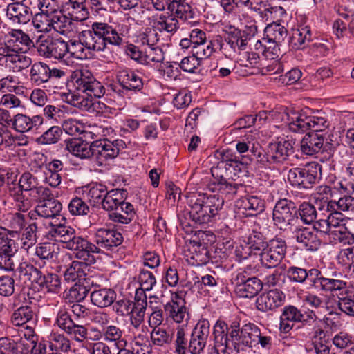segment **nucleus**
Here are the masks:
<instances>
[{
    "label": "nucleus",
    "instance_id": "38",
    "mask_svg": "<svg viewBox=\"0 0 354 354\" xmlns=\"http://www.w3.org/2000/svg\"><path fill=\"white\" fill-rule=\"evenodd\" d=\"M73 20L82 21L89 16L86 0H62Z\"/></svg>",
    "mask_w": 354,
    "mask_h": 354
},
{
    "label": "nucleus",
    "instance_id": "51",
    "mask_svg": "<svg viewBox=\"0 0 354 354\" xmlns=\"http://www.w3.org/2000/svg\"><path fill=\"white\" fill-rule=\"evenodd\" d=\"M259 328L254 324L248 323L242 326V345L243 347L252 348L253 343L257 337Z\"/></svg>",
    "mask_w": 354,
    "mask_h": 354
},
{
    "label": "nucleus",
    "instance_id": "40",
    "mask_svg": "<svg viewBox=\"0 0 354 354\" xmlns=\"http://www.w3.org/2000/svg\"><path fill=\"white\" fill-rule=\"evenodd\" d=\"M93 142L90 144L80 140H71L67 143L68 150L74 156L80 158H88L94 156Z\"/></svg>",
    "mask_w": 354,
    "mask_h": 354
},
{
    "label": "nucleus",
    "instance_id": "39",
    "mask_svg": "<svg viewBox=\"0 0 354 354\" xmlns=\"http://www.w3.org/2000/svg\"><path fill=\"white\" fill-rule=\"evenodd\" d=\"M50 67L44 62H36L31 64L30 80L35 86H41L49 81Z\"/></svg>",
    "mask_w": 354,
    "mask_h": 354
},
{
    "label": "nucleus",
    "instance_id": "58",
    "mask_svg": "<svg viewBox=\"0 0 354 354\" xmlns=\"http://www.w3.org/2000/svg\"><path fill=\"white\" fill-rule=\"evenodd\" d=\"M216 186L219 193L228 199L232 198L237 194L239 189L243 187L241 184L235 183L234 180L223 181L216 185Z\"/></svg>",
    "mask_w": 354,
    "mask_h": 354
},
{
    "label": "nucleus",
    "instance_id": "33",
    "mask_svg": "<svg viewBox=\"0 0 354 354\" xmlns=\"http://www.w3.org/2000/svg\"><path fill=\"white\" fill-rule=\"evenodd\" d=\"M109 220L122 224L130 223L136 217V211L131 203L124 202L108 215Z\"/></svg>",
    "mask_w": 354,
    "mask_h": 354
},
{
    "label": "nucleus",
    "instance_id": "44",
    "mask_svg": "<svg viewBox=\"0 0 354 354\" xmlns=\"http://www.w3.org/2000/svg\"><path fill=\"white\" fill-rule=\"evenodd\" d=\"M39 214L45 218H56L60 215L62 209V203L57 200L40 201L38 204Z\"/></svg>",
    "mask_w": 354,
    "mask_h": 354
},
{
    "label": "nucleus",
    "instance_id": "5",
    "mask_svg": "<svg viewBox=\"0 0 354 354\" xmlns=\"http://www.w3.org/2000/svg\"><path fill=\"white\" fill-rule=\"evenodd\" d=\"M322 166L311 162L302 167H295L289 170L288 180L293 187L299 189H309L316 183Z\"/></svg>",
    "mask_w": 354,
    "mask_h": 354
},
{
    "label": "nucleus",
    "instance_id": "27",
    "mask_svg": "<svg viewBox=\"0 0 354 354\" xmlns=\"http://www.w3.org/2000/svg\"><path fill=\"white\" fill-rule=\"evenodd\" d=\"M49 234L56 241H59L65 244V248L70 249L73 243L75 242L79 236L76 234L75 230L71 226L56 224L53 225Z\"/></svg>",
    "mask_w": 354,
    "mask_h": 354
},
{
    "label": "nucleus",
    "instance_id": "55",
    "mask_svg": "<svg viewBox=\"0 0 354 354\" xmlns=\"http://www.w3.org/2000/svg\"><path fill=\"white\" fill-rule=\"evenodd\" d=\"M143 64H149L151 62L162 63L165 59L164 52L158 46L144 48Z\"/></svg>",
    "mask_w": 354,
    "mask_h": 354
},
{
    "label": "nucleus",
    "instance_id": "28",
    "mask_svg": "<svg viewBox=\"0 0 354 354\" xmlns=\"http://www.w3.org/2000/svg\"><path fill=\"white\" fill-rule=\"evenodd\" d=\"M343 278H346V276L337 270L326 272V279L322 291L330 292L346 291L348 287V283Z\"/></svg>",
    "mask_w": 354,
    "mask_h": 354
},
{
    "label": "nucleus",
    "instance_id": "56",
    "mask_svg": "<svg viewBox=\"0 0 354 354\" xmlns=\"http://www.w3.org/2000/svg\"><path fill=\"white\" fill-rule=\"evenodd\" d=\"M230 331L228 342L231 341L235 350L239 351L242 345V327L240 328V323L237 320H234L230 325Z\"/></svg>",
    "mask_w": 354,
    "mask_h": 354
},
{
    "label": "nucleus",
    "instance_id": "31",
    "mask_svg": "<svg viewBox=\"0 0 354 354\" xmlns=\"http://www.w3.org/2000/svg\"><path fill=\"white\" fill-rule=\"evenodd\" d=\"M188 252L189 263L193 266H200L209 262V252L205 244L194 241L191 243Z\"/></svg>",
    "mask_w": 354,
    "mask_h": 354
},
{
    "label": "nucleus",
    "instance_id": "48",
    "mask_svg": "<svg viewBox=\"0 0 354 354\" xmlns=\"http://www.w3.org/2000/svg\"><path fill=\"white\" fill-rule=\"evenodd\" d=\"M265 33V38L281 44L287 37L288 31L283 26L279 24H273L266 28Z\"/></svg>",
    "mask_w": 354,
    "mask_h": 354
},
{
    "label": "nucleus",
    "instance_id": "43",
    "mask_svg": "<svg viewBox=\"0 0 354 354\" xmlns=\"http://www.w3.org/2000/svg\"><path fill=\"white\" fill-rule=\"evenodd\" d=\"M240 206L245 210L248 211L249 216H256L264 211L265 202L257 196H247L240 201Z\"/></svg>",
    "mask_w": 354,
    "mask_h": 354
},
{
    "label": "nucleus",
    "instance_id": "12",
    "mask_svg": "<svg viewBox=\"0 0 354 354\" xmlns=\"http://www.w3.org/2000/svg\"><path fill=\"white\" fill-rule=\"evenodd\" d=\"M55 324L77 342H82L87 337L86 327L75 324L66 309H60L58 311Z\"/></svg>",
    "mask_w": 354,
    "mask_h": 354
},
{
    "label": "nucleus",
    "instance_id": "14",
    "mask_svg": "<svg viewBox=\"0 0 354 354\" xmlns=\"http://www.w3.org/2000/svg\"><path fill=\"white\" fill-rule=\"evenodd\" d=\"M75 251V257L84 261L83 264L92 265L95 263L93 254H99L101 249L95 244L89 242L87 239L79 236L73 243L69 249Z\"/></svg>",
    "mask_w": 354,
    "mask_h": 354
},
{
    "label": "nucleus",
    "instance_id": "9",
    "mask_svg": "<svg viewBox=\"0 0 354 354\" xmlns=\"http://www.w3.org/2000/svg\"><path fill=\"white\" fill-rule=\"evenodd\" d=\"M286 243L280 238L270 240L260 254L261 264L268 268H273L281 263L286 253Z\"/></svg>",
    "mask_w": 354,
    "mask_h": 354
},
{
    "label": "nucleus",
    "instance_id": "45",
    "mask_svg": "<svg viewBox=\"0 0 354 354\" xmlns=\"http://www.w3.org/2000/svg\"><path fill=\"white\" fill-rule=\"evenodd\" d=\"M48 338L51 351L64 353L71 351V342L64 334L52 330Z\"/></svg>",
    "mask_w": 354,
    "mask_h": 354
},
{
    "label": "nucleus",
    "instance_id": "46",
    "mask_svg": "<svg viewBox=\"0 0 354 354\" xmlns=\"http://www.w3.org/2000/svg\"><path fill=\"white\" fill-rule=\"evenodd\" d=\"M16 272L19 278L24 279L25 281L28 280L32 283H37L41 272L40 270L27 261L21 262L17 268Z\"/></svg>",
    "mask_w": 354,
    "mask_h": 354
},
{
    "label": "nucleus",
    "instance_id": "10",
    "mask_svg": "<svg viewBox=\"0 0 354 354\" xmlns=\"http://www.w3.org/2000/svg\"><path fill=\"white\" fill-rule=\"evenodd\" d=\"M94 156L102 165L104 162L116 158L120 151L127 147L124 140L120 139L110 141L106 138L98 139L93 142Z\"/></svg>",
    "mask_w": 354,
    "mask_h": 354
},
{
    "label": "nucleus",
    "instance_id": "13",
    "mask_svg": "<svg viewBox=\"0 0 354 354\" xmlns=\"http://www.w3.org/2000/svg\"><path fill=\"white\" fill-rule=\"evenodd\" d=\"M67 42L62 38L48 37L41 41L37 51L46 58L61 59L66 55Z\"/></svg>",
    "mask_w": 354,
    "mask_h": 354
},
{
    "label": "nucleus",
    "instance_id": "25",
    "mask_svg": "<svg viewBox=\"0 0 354 354\" xmlns=\"http://www.w3.org/2000/svg\"><path fill=\"white\" fill-rule=\"evenodd\" d=\"M325 139L324 133L309 132L301 141V150L306 155L317 153L322 150Z\"/></svg>",
    "mask_w": 354,
    "mask_h": 354
},
{
    "label": "nucleus",
    "instance_id": "63",
    "mask_svg": "<svg viewBox=\"0 0 354 354\" xmlns=\"http://www.w3.org/2000/svg\"><path fill=\"white\" fill-rule=\"evenodd\" d=\"M298 212L300 219L306 224H311L317 218L314 205L310 203H301Z\"/></svg>",
    "mask_w": 354,
    "mask_h": 354
},
{
    "label": "nucleus",
    "instance_id": "53",
    "mask_svg": "<svg viewBox=\"0 0 354 354\" xmlns=\"http://www.w3.org/2000/svg\"><path fill=\"white\" fill-rule=\"evenodd\" d=\"M59 248L50 243H44L37 245L35 248V254L41 259H54L57 258Z\"/></svg>",
    "mask_w": 354,
    "mask_h": 354
},
{
    "label": "nucleus",
    "instance_id": "64",
    "mask_svg": "<svg viewBox=\"0 0 354 354\" xmlns=\"http://www.w3.org/2000/svg\"><path fill=\"white\" fill-rule=\"evenodd\" d=\"M138 282L140 288L138 290H142L145 292L153 289L156 284V279L151 272L141 269L138 275Z\"/></svg>",
    "mask_w": 354,
    "mask_h": 354
},
{
    "label": "nucleus",
    "instance_id": "62",
    "mask_svg": "<svg viewBox=\"0 0 354 354\" xmlns=\"http://www.w3.org/2000/svg\"><path fill=\"white\" fill-rule=\"evenodd\" d=\"M260 44L263 46V55L267 59H274L277 58L280 53L279 46L281 44L277 42L270 41L266 38H263Z\"/></svg>",
    "mask_w": 354,
    "mask_h": 354
},
{
    "label": "nucleus",
    "instance_id": "16",
    "mask_svg": "<svg viewBox=\"0 0 354 354\" xmlns=\"http://www.w3.org/2000/svg\"><path fill=\"white\" fill-rule=\"evenodd\" d=\"M285 298V294L282 291L278 289L270 290L257 298L256 306L262 312L273 310L283 304Z\"/></svg>",
    "mask_w": 354,
    "mask_h": 354
},
{
    "label": "nucleus",
    "instance_id": "36",
    "mask_svg": "<svg viewBox=\"0 0 354 354\" xmlns=\"http://www.w3.org/2000/svg\"><path fill=\"white\" fill-rule=\"evenodd\" d=\"M92 331L95 333L93 339L99 340L101 338L108 342L120 343L122 342V337L123 335L122 330L115 325H108L100 331L97 328H94ZM122 342H127L122 339Z\"/></svg>",
    "mask_w": 354,
    "mask_h": 354
},
{
    "label": "nucleus",
    "instance_id": "61",
    "mask_svg": "<svg viewBox=\"0 0 354 354\" xmlns=\"http://www.w3.org/2000/svg\"><path fill=\"white\" fill-rule=\"evenodd\" d=\"M308 270L305 268L292 266L288 267L286 274L290 281L296 283H304L308 279Z\"/></svg>",
    "mask_w": 354,
    "mask_h": 354
},
{
    "label": "nucleus",
    "instance_id": "47",
    "mask_svg": "<svg viewBox=\"0 0 354 354\" xmlns=\"http://www.w3.org/2000/svg\"><path fill=\"white\" fill-rule=\"evenodd\" d=\"M89 291L88 279L83 277V279H80L70 288L68 295L70 299L75 300L76 302H80L86 298Z\"/></svg>",
    "mask_w": 354,
    "mask_h": 354
},
{
    "label": "nucleus",
    "instance_id": "60",
    "mask_svg": "<svg viewBox=\"0 0 354 354\" xmlns=\"http://www.w3.org/2000/svg\"><path fill=\"white\" fill-rule=\"evenodd\" d=\"M159 41V35L156 29L148 28L138 37V41L142 48L153 47L157 46Z\"/></svg>",
    "mask_w": 354,
    "mask_h": 354
},
{
    "label": "nucleus",
    "instance_id": "49",
    "mask_svg": "<svg viewBox=\"0 0 354 354\" xmlns=\"http://www.w3.org/2000/svg\"><path fill=\"white\" fill-rule=\"evenodd\" d=\"M77 38L78 40H70L67 42L66 54L69 53L76 59H85L88 57L87 50L82 41L80 34H78Z\"/></svg>",
    "mask_w": 354,
    "mask_h": 354
},
{
    "label": "nucleus",
    "instance_id": "32",
    "mask_svg": "<svg viewBox=\"0 0 354 354\" xmlns=\"http://www.w3.org/2000/svg\"><path fill=\"white\" fill-rule=\"evenodd\" d=\"M90 298L94 306L104 308L113 304L116 293L111 288H96L91 292Z\"/></svg>",
    "mask_w": 354,
    "mask_h": 354
},
{
    "label": "nucleus",
    "instance_id": "22",
    "mask_svg": "<svg viewBox=\"0 0 354 354\" xmlns=\"http://www.w3.org/2000/svg\"><path fill=\"white\" fill-rule=\"evenodd\" d=\"M44 118L40 115H35L30 117L25 114L18 113L12 119L11 124L12 128L20 133H25L37 129L44 123Z\"/></svg>",
    "mask_w": 354,
    "mask_h": 354
},
{
    "label": "nucleus",
    "instance_id": "29",
    "mask_svg": "<svg viewBox=\"0 0 354 354\" xmlns=\"http://www.w3.org/2000/svg\"><path fill=\"white\" fill-rule=\"evenodd\" d=\"M127 197V192L123 189H113L108 191L104 201H102V208L111 214L122 205Z\"/></svg>",
    "mask_w": 354,
    "mask_h": 354
},
{
    "label": "nucleus",
    "instance_id": "24",
    "mask_svg": "<svg viewBox=\"0 0 354 354\" xmlns=\"http://www.w3.org/2000/svg\"><path fill=\"white\" fill-rule=\"evenodd\" d=\"M281 319L292 322H300L303 326H311L316 321V315L313 311L301 313L295 306H288L283 308Z\"/></svg>",
    "mask_w": 354,
    "mask_h": 354
},
{
    "label": "nucleus",
    "instance_id": "1",
    "mask_svg": "<svg viewBox=\"0 0 354 354\" xmlns=\"http://www.w3.org/2000/svg\"><path fill=\"white\" fill-rule=\"evenodd\" d=\"M79 34L88 50L102 52L108 44L120 46L123 43V34L104 22H94L89 29L82 30Z\"/></svg>",
    "mask_w": 354,
    "mask_h": 354
},
{
    "label": "nucleus",
    "instance_id": "21",
    "mask_svg": "<svg viewBox=\"0 0 354 354\" xmlns=\"http://www.w3.org/2000/svg\"><path fill=\"white\" fill-rule=\"evenodd\" d=\"M177 18L172 13L171 15L157 14L149 18V24L153 28L160 32L174 34L179 28V23Z\"/></svg>",
    "mask_w": 354,
    "mask_h": 354
},
{
    "label": "nucleus",
    "instance_id": "19",
    "mask_svg": "<svg viewBox=\"0 0 354 354\" xmlns=\"http://www.w3.org/2000/svg\"><path fill=\"white\" fill-rule=\"evenodd\" d=\"M240 165L241 163L236 160H228L221 161L213 167L211 173L214 178V184L216 185L223 181L234 180L236 173H233V171H235L236 167H239L238 170L240 171Z\"/></svg>",
    "mask_w": 354,
    "mask_h": 354
},
{
    "label": "nucleus",
    "instance_id": "26",
    "mask_svg": "<svg viewBox=\"0 0 354 354\" xmlns=\"http://www.w3.org/2000/svg\"><path fill=\"white\" fill-rule=\"evenodd\" d=\"M230 326L224 321L217 320L214 326V349L217 354H225L228 349Z\"/></svg>",
    "mask_w": 354,
    "mask_h": 354
},
{
    "label": "nucleus",
    "instance_id": "18",
    "mask_svg": "<svg viewBox=\"0 0 354 354\" xmlns=\"http://www.w3.org/2000/svg\"><path fill=\"white\" fill-rule=\"evenodd\" d=\"M294 142L290 140H281L268 145V156L273 163H282L294 153Z\"/></svg>",
    "mask_w": 354,
    "mask_h": 354
},
{
    "label": "nucleus",
    "instance_id": "42",
    "mask_svg": "<svg viewBox=\"0 0 354 354\" xmlns=\"http://www.w3.org/2000/svg\"><path fill=\"white\" fill-rule=\"evenodd\" d=\"M32 62V59L25 55L21 50L10 57V60L7 61L5 65L13 73H21L29 68Z\"/></svg>",
    "mask_w": 354,
    "mask_h": 354
},
{
    "label": "nucleus",
    "instance_id": "17",
    "mask_svg": "<svg viewBox=\"0 0 354 354\" xmlns=\"http://www.w3.org/2000/svg\"><path fill=\"white\" fill-rule=\"evenodd\" d=\"M94 242L100 248L110 250L123 242V236L114 229L100 228L94 234Z\"/></svg>",
    "mask_w": 354,
    "mask_h": 354
},
{
    "label": "nucleus",
    "instance_id": "6",
    "mask_svg": "<svg viewBox=\"0 0 354 354\" xmlns=\"http://www.w3.org/2000/svg\"><path fill=\"white\" fill-rule=\"evenodd\" d=\"M11 323L14 326L19 327V332L27 340L31 341L32 344L35 343L33 338L37 317L32 306H23L16 309L12 314Z\"/></svg>",
    "mask_w": 354,
    "mask_h": 354
},
{
    "label": "nucleus",
    "instance_id": "41",
    "mask_svg": "<svg viewBox=\"0 0 354 354\" xmlns=\"http://www.w3.org/2000/svg\"><path fill=\"white\" fill-rule=\"evenodd\" d=\"M36 284H37L41 290L48 292L58 293L61 290V280L56 274L47 273L46 274L41 272Z\"/></svg>",
    "mask_w": 354,
    "mask_h": 354
},
{
    "label": "nucleus",
    "instance_id": "4",
    "mask_svg": "<svg viewBox=\"0 0 354 354\" xmlns=\"http://www.w3.org/2000/svg\"><path fill=\"white\" fill-rule=\"evenodd\" d=\"M274 225L280 230L289 232L299 224L295 203L286 198L278 201L273 209Z\"/></svg>",
    "mask_w": 354,
    "mask_h": 354
},
{
    "label": "nucleus",
    "instance_id": "34",
    "mask_svg": "<svg viewBox=\"0 0 354 354\" xmlns=\"http://www.w3.org/2000/svg\"><path fill=\"white\" fill-rule=\"evenodd\" d=\"M312 39L311 29L309 26H301L292 31L289 38V46L292 49H301Z\"/></svg>",
    "mask_w": 354,
    "mask_h": 354
},
{
    "label": "nucleus",
    "instance_id": "37",
    "mask_svg": "<svg viewBox=\"0 0 354 354\" xmlns=\"http://www.w3.org/2000/svg\"><path fill=\"white\" fill-rule=\"evenodd\" d=\"M150 342L151 346L167 348L173 342V333L163 327L152 328L150 333Z\"/></svg>",
    "mask_w": 354,
    "mask_h": 354
},
{
    "label": "nucleus",
    "instance_id": "8",
    "mask_svg": "<svg viewBox=\"0 0 354 354\" xmlns=\"http://www.w3.org/2000/svg\"><path fill=\"white\" fill-rule=\"evenodd\" d=\"M74 86L80 92L89 97L100 98L105 93V88L88 70L77 71L74 77Z\"/></svg>",
    "mask_w": 354,
    "mask_h": 354
},
{
    "label": "nucleus",
    "instance_id": "35",
    "mask_svg": "<svg viewBox=\"0 0 354 354\" xmlns=\"http://www.w3.org/2000/svg\"><path fill=\"white\" fill-rule=\"evenodd\" d=\"M73 19L72 17H68L61 10H59L50 17L49 20L51 21L52 30L61 35H67L74 27Z\"/></svg>",
    "mask_w": 354,
    "mask_h": 354
},
{
    "label": "nucleus",
    "instance_id": "54",
    "mask_svg": "<svg viewBox=\"0 0 354 354\" xmlns=\"http://www.w3.org/2000/svg\"><path fill=\"white\" fill-rule=\"evenodd\" d=\"M22 48L12 40L0 41V62L4 59L5 64L10 60L15 54L21 51Z\"/></svg>",
    "mask_w": 354,
    "mask_h": 354
},
{
    "label": "nucleus",
    "instance_id": "52",
    "mask_svg": "<svg viewBox=\"0 0 354 354\" xmlns=\"http://www.w3.org/2000/svg\"><path fill=\"white\" fill-rule=\"evenodd\" d=\"M62 134V128L58 126H53L37 138V141L41 145L55 144L60 140Z\"/></svg>",
    "mask_w": 354,
    "mask_h": 354
},
{
    "label": "nucleus",
    "instance_id": "20",
    "mask_svg": "<svg viewBox=\"0 0 354 354\" xmlns=\"http://www.w3.org/2000/svg\"><path fill=\"white\" fill-rule=\"evenodd\" d=\"M293 237L297 242L308 251H316L321 245V241L317 233L308 227H299L298 225L292 230Z\"/></svg>",
    "mask_w": 354,
    "mask_h": 354
},
{
    "label": "nucleus",
    "instance_id": "15",
    "mask_svg": "<svg viewBox=\"0 0 354 354\" xmlns=\"http://www.w3.org/2000/svg\"><path fill=\"white\" fill-rule=\"evenodd\" d=\"M185 301L181 294L171 293V300L165 305L166 315L176 323H182L189 319Z\"/></svg>",
    "mask_w": 354,
    "mask_h": 354
},
{
    "label": "nucleus",
    "instance_id": "50",
    "mask_svg": "<svg viewBox=\"0 0 354 354\" xmlns=\"http://www.w3.org/2000/svg\"><path fill=\"white\" fill-rule=\"evenodd\" d=\"M37 225L36 223H32L25 228L21 238V249L28 251L35 245L37 242Z\"/></svg>",
    "mask_w": 354,
    "mask_h": 354
},
{
    "label": "nucleus",
    "instance_id": "7",
    "mask_svg": "<svg viewBox=\"0 0 354 354\" xmlns=\"http://www.w3.org/2000/svg\"><path fill=\"white\" fill-rule=\"evenodd\" d=\"M250 266L239 271L232 278L235 286V292L238 296L243 298H252L256 296L263 288V283L256 277H250Z\"/></svg>",
    "mask_w": 354,
    "mask_h": 354
},
{
    "label": "nucleus",
    "instance_id": "11",
    "mask_svg": "<svg viewBox=\"0 0 354 354\" xmlns=\"http://www.w3.org/2000/svg\"><path fill=\"white\" fill-rule=\"evenodd\" d=\"M120 88L117 91L122 97L129 96L141 91L143 88L142 77L134 71L129 68L120 70L116 75Z\"/></svg>",
    "mask_w": 354,
    "mask_h": 354
},
{
    "label": "nucleus",
    "instance_id": "59",
    "mask_svg": "<svg viewBox=\"0 0 354 354\" xmlns=\"http://www.w3.org/2000/svg\"><path fill=\"white\" fill-rule=\"evenodd\" d=\"M248 8L254 10L261 14L263 12H269L270 14H279L281 16L286 14L283 8L281 6H270L268 3L267 0H259L257 2L252 1V6Z\"/></svg>",
    "mask_w": 354,
    "mask_h": 354
},
{
    "label": "nucleus",
    "instance_id": "3",
    "mask_svg": "<svg viewBox=\"0 0 354 354\" xmlns=\"http://www.w3.org/2000/svg\"><path fill=\"white\" fill-rule=\"evenodd\" d=\"M286 122L289 129L295 133H304L313 129V131L324 133L329 123L323 113L308 115L305 111L290 110L286 113Z\"/></svg>",
    "mask_w": 354,
    "mask_h": 354
},
{
    "label": "nucleus",
    "instance_id": "57",
    "mask_svg": "<svg viewBox=\"0 0 354 354\" xmlns=\"http://www.w3.org/2000/svg\"><path fill=\"white\" fill-rule=\"evenodd\" d=\"M227 44L230 46L233 53L237 50H243L247 46V39H243L239 30H234L225 38Z\"/></svg>",
    "mask_w": 354,
    "mask_h": 354
},
{
    "label": "nucleus",
    "instance_id": "30",
    "mask_svg": "<svg viewBox=\"0 0 354 354\" xmlns=\"http://www.w3.org/2000/svg\"><path fill=\"white\" fill-rule=\"evenodd\" d=\"M167 9L179 19L189 21L194 18L195 12L187 0H165Z\"/></svg>",
    "mask_w": 354,
    "mask_h": 354
},
{
    "label": "nucleus",
    "instance_id": "23",
    "mask_svg": "<svg viewBox=\"0 0 354 354\" xmlns=\"http://www.w3.org/2000/svg\"><path fill=\"white\" fill-rule=\"evenodd\" d=\"M6 17L13 24H26L32 19V12L23 3H12L7 6Z\"/></svg>",
    "mask_w": 354,
    "mask_h": 354
},
{
    "label": "nucleus",
    "instance_id": "2",
    "mask_svg": "<svg viewBox=\"0 0 354 354\" xmlns=\"http://www.w3.org/2000/svg\"><path fill=\"white\" fill-rule=\"evenodd\" d=\"M187 205L190 218L196 223L211 222L222 209L224 199L216 195L196 194L188 196Z\"/></svg>",
    "mask_w": 354,
    "mask_h": 354
}]
</instances>
